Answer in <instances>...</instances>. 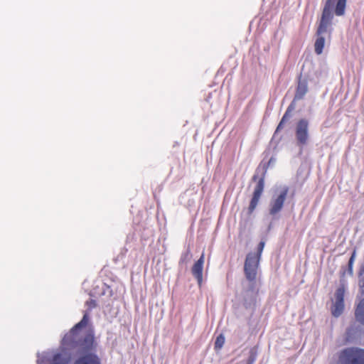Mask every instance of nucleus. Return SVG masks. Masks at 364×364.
Listing matches in <instances>:
<instances>
[{"label":"nucleus","instance_id":"nucleus-17","mask_svg":"<svg viewBox=\"0 0 364 364\" xmlns=\"http://www.w3.org/2000/svg\"><path fill=\"white\" fill-rule=\"evenodd\" d=\"M264 247V242H262V241L260 242L258 245L257 252H254L255 255H256L259 259L261 258V255L263 251Z\"/></svg>","mask_w":364,"mask_h":364},{"label":"nucleus","instance_id":"nucleus-5","mask_svg":"<svg viewBox=\"0 0 364 364\" xmlns=\"http://www.w3.org/2000/svg\"><path fill=\"white\" fill-rule=\"evenodd\" d=\"M289 193V187L284 186L274 191L269 203V214L278 219L282 210Z\"/></svg>","mask_w":364,"mask_h":364},{"label":"nucleus","instance_id":"nucleus-9","mask_svg":"<svg viewBox=\"0 0 364 364\" xmlns=\"http://www.w3.org/2000/svg\"><path fill=\"white\" fill-rule=\"evenodd\" d=\"M344 289L339 287L335 292V302L331 309V313L335 317L341 315L344 309Z\"/></svg>","mask_w":364,"mask_h":364},{"label":"nucleus","instance_id":"nucleus-18","mask_svg":"<svg viewBox=\"0 0 364 364\" xmlns=\"http://www.w3.org/2000/svg\"><path fill=\"white\" fill-rule=\"evenodd\" d=\"M62 359V355L60 353H55L53 357L52 364H65L64 363L60 362Z\"/></svg>","mask_w":364,"mask_h":364},{"label":"nucleus","instance_id":"nucleus-14","mask_svg":"<svg viewBox=\"0 0 364 364\" xmlns=\"http://www.w3.org/2000/svg\"><path fill=\"white\" fill-rule=\"evenodd\" d=\"M225 343V336L220 334L215 339L214 347L215 350H220L223 348Z\"/></svg>","mask_w":364,"mask_h":364},{"label":"nucleus","instance_id":"nucleus-21","mask_svg":"<svg viewBox=\"0 0 364 364\" xmlns=\"http://www.w3.org/2000/svg\"><path fill=\"white\" fill-rule=\"evenodd\" d=\"M37 364H44L43 358L38 359Z\"/></svg>","mask_w":364,"mask_h":364},{"label":"nucleus","instance_id":"nucleus-2","mask_svg":"<svg viewBox=\"0 0 364 364\" xmlns=\"http://www.w3.org/2000/svg\"><path fill=\"white\" fill-rule=\"evenodd\" d=\"M347 0H327L324 5L321 18L316 31L317 36H323L330 33L333 19V9L335 7L334 13L338 16H343L346 11Z\"/></svg>","mask_w":364,"mask_h":364},{"label":"nucleus","instance_id":"nucleus-6","mask_svg":"<svg viewBox=\"0 0 364 364\" xmlns=\"http://www.w3.org/2000/svg\"><path fill=\"white\" fill-rule=\"evenodd\" d=\"M296 144L300 148V152L304 146H307L310 141L309 121L306 118H301L297 121L295 125Z\"/></svg>","mask_w":364,"mask_h":364},{"label":"nucleus","instance_id":"nucleus-1","mask_svg":"<svg viewBox=\"0 0 364 364\" xmlns=\"http://www.w3.org/2000/svg\"><path fill=\"white\" fill-rule=\"evenodd\" d=\"M88 321L89 314L85 312L81 321L62 339L61 344L65 349L75 351L76 358L73 364H101V359L96 353L97 343L94 333L82 331Z\"/></svg>","mask_w":364,"mask_h":364},{"label":"nucleus","instance_id":"nucleus-15","mask_svg":"<svg viewBox=\"0 0 364 364\" xmlns=\"http://www.w3.org/2000/svg\"><path fill=\"white\" fill-rule=\"evenodd\" d=\"M355 257H356V250L354 249V250L353 251L352 255L349 259L348 264V272L350 275L353 274V263L355 262Z\"/></svg>","mask_w":364,"mask_h":364},{"label":"nucleus","instance_id":"nucleus-22","mask_svg":"<svg viewBox=\"0 0 364 364\" xmlns=\"http://www.w3.org/2000/svg\"><path fill=\"white\" fill-rule=\"evenodd\" d=\"M282 137H279L278 138V141H279L281 140Z\"/></svg>","mask_w":364,"mask_h":364},{"label":"nucleus","instance_id":"nucleus-11","mask_svg":"<svg viewBox=\"0 0 364 364\" xmlns=\"http://www.w3.org/2000/svg\"><path fill=\"white\" fill-rule=\"evenodd\" d=\"M355 320L364 326V298L360 301L355 310Z\"/></svg>","mask_w":364,"mask_h":364},{"label":"nucleus","instance_id":"nucleus-16","mask_svg":"<svg viewBox=\"0 0 364 364\" xmlns=\"http://www.w3.org/2000/svg\"><path fill=\"white\" fill-rule=\"evenodd\" d=\"M257 359V353L254 349L250 350V355L247 364H253Z\"/></svg>","mask_w":364,"mask_h":364},{"label":"nucleus","instance_id":"nucleus-19","mask_svg":"<svg viewBox=\"0 0 364 364\" xmlns=\"http://www.w3.org/2000/svg\"><path fill=\"white\" fill-rule=\"evenodd\" d=\"M86 305L88 306V309L91 311L92 309L97 306V302L94 299H90L86 301Z\"/></svg>","mask_w":364,"mask_h":364},{"label":"nucleus","instance_id":"nucleus-8","mask_svg":"<svg viewBox=\"0 0 364 364\" xmlns=\"http://www.w3.org/2000/svg\"><path fill=\"white\" fill-rule=\"evenodd\" d=\"M259 260L258 257L252 252L248 253L246 256L244 272L246 279L250 282L255 283L256 281Z\"/></svg>","mask_w":364,"mask_h":364},{"label":"nucleus","instance_id":"nucleus-12","mask_svg":"<svg viewBox=\"0 0 364 364\" xmlns=\"http://www.w3.org/2000/svg\"><path fill=\"white\" fill-rule=\"evenodd\" d=\"M317 38L316 40L314 47H315V53L318 55H320L323 52V49L325 44V38L323 36H317Z\"/></svg>","mask_w":364,"mask_h":364},{"label":"nucleus","instance_id":"nucleus-7","mask_svg":"<svg viewBox=\"0 0 364 364\" xmlns=\"http://www.w3.org/2000/svg\"><path fill=\"white\" fill-rule=\"evenodd\" d=\"M339 359L341 364H364V349L347 348L341 353Z\"/></svg>","mask_w":364,"mask_h":364},{"label":"nucleus","instance_id":"nucleus-4","mask_svg":"<svg viewBox=\"0 0 364 364\" xmlns=\"http://www.w3.org/2000/svg\"><path fill=\"white\" fill-rule=\"evenodd\" d=\"M266 172L267 168L264 166L263 167L258 166L252 178V181L257 182V183L247 209L249 215H251L255 211L263 193Z\"/></svg>","mask_w":364,"mask_h":364},{"label":"nucleus","instance_id":"nucleus-13","mask_svg":"<svg viewBox=\"0 0 364 364\" xmlns=\"http://www.w3.org/2000/svg\"><path fill=\"white\" fill-rule=\"evenodd\" d=\"M191 251L190 250H186L185 252H183L181 255V258H180V261H179V263L180 264H186L188 263L190 259H191Z\"/></svg>","mask_w":364,"mask_h":364},{"label":"nucleus","instance_id":"nucleus-20","mask_svg":"<svg viewBox=\"0 0 364 364\" xmlns=\"http://www.w3.org/2000/svg\"><path fill=\"white\" fill-rule=\"evenodd\" d=\"M363 274H364V263L360 265L359 272H358L359 277H361Z\"/></svg>","mask_w":364,"mask_h":364},{"label":"nucleus","instance_id":"nucleus-10","mask_svg":"<svg viewBox=\"0 0 364 364\" xmlns=\"http://www.w3.org/2000/svg\"><path fill=\"white\" fill-rule=\"evenodd\" d=\"M205 255L202 253L200 257L195 262L192 269L191 273L193 276L196 279L198 284H201L203 281V269L204 264Z\"/></svg>","mask_w":364,"mask_h":364},{"label":"nucleus","instance_id":"nucleus-3","mask_svg":"<svg viewBox=\"0 0 364 364\" xmlns=\"http://www.w3.org/2000/svg\"><path fill=\"white\" fill-rule=\"evenodd\" d=\"M308 90V80L306 77H302V75H300L298 77V83L294 99L288 106L285 113L278 124L272 136V140H274L277 138L278 133L284 127L285 124L291 118V112L296 108V102L302 100Z\"/></svg>","mask_w":364,"mask_h":364}]
</instances>
